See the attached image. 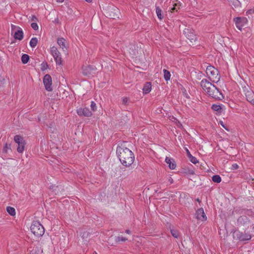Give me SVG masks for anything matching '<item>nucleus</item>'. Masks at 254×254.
I'll list each match as a JSON object with an SVG mask.
<instances>
[{
	"mask_svg": "<svg viewBox=\"0 0 254 254\" xmlns=\"http://www.w3.org/2000/svg\"><path fill=\"white\" fill-rule=\"evenodd\" d=\"M116 152L124 166L129 167L133 163L134 160L133 153L128 148L122 146H118Z\"/></svg>",
	"mask_w": 254,
	"mask_h": 254,
	"instance_id": "nucleus-1",
	"label": "nucleus"
},
{
	"mask_svg": "<svg viewBox=\"0 0 254 254\" xmlns=\"http://www.w3.org/2000/svg\"><path fill=\"white\" fill-rule=\"evenodd\" d=\"M202 88L209 96L213 98L222 100L224 97L218 89L206 79H202L200 82Z\"/></svg>",
	"mask_w": 254,
	"mask_h": 254,
	"instance_id": "nucleus-2",
	"label": "nucleus"
},
{
	"mask_svg": "<svg viewBox=\"0 0 254 254\" xmlns=\"http://www.w3.org/2000/svg\"><path fill=\"white\" fill-rule=\"evenodd\" d=\"M206 73L209 79L213 82H218L220 75L217 69L212 65H208L206 69Z\"/></svg>",
	"mask_w": 254,
	"mask_h": 254,
	"instance_id": "nucleus-3",
	"label": "nucleus"
},
{
	"mask_svg": "<svg viewBox=\"0 0 254 254\" xmlns=\"http://www.w3.org/2000/svg\"><path fill=\"white\" fill-rule=\"evenodd\" d=\"M30 229L32 233L38 237L42 236L44 233L43 226L37 221H35L32 223Z\"/></svg>",
	"mask_w": 254,
	"mask_h": 254,
	"instance_id": "nucleus-4",
	"label": "nucleus"
},
{
	"mask_svg": "<svg viewBox=\"0 0 254 254\" xmlns=\"http://www.w3.org/2000/svg\"><path fill=\"white\" fill-rule=\"evenodd\" d=\"M243 91L247 101L254 105V92L253 91L249 86H245L243 87Z\"/></svg>",
	"mask_w": 254,
	"mask_h": 254,
	"instance_id": "nucleus-5",
	"label": "nucleus"
},
{
	"mask_svg": "<svg viewBox=\"0 0 254 254\" xmlns=\"http://www.w3.org/2000/svg\"><path fill=\"white\" fill-rule=\"evenodd\" d=\"M234 237L240 241H247L251 239V235L247 233H243L239 231H235L233 233Z\"/></svg>",
	"mask_w": 254,
	"mask_h": 254,
	"instance_id": "nucleus-6",
	"label": "nucleus"
},
{
	"mask_svg": "<svg viewBox=\"0 0 254 254\" xmlns=\"http://www.w3.org/2000/svg\"><path fill=\"white\" fill-rule=\"evenodd\" d=\"M120 12L117 7H110L108 9L107 15L110 18L116 19L119 17Z\"/></svg>",
	"mask_w": 254,
	"mask_h": 254,
	"instance_id": "nucleus-7",
	"label": "nucleus"
},
{
	"mask_svg": "<svg viewBox=\"0 0 254 254\" xmlns=\"http://www.w3.org/2000/svg\"><path fill=\"white\" fill-rule=\"evenodd\" d=\"M43 83L45 88L47 91H51L52 90V78L50 75L46 74L44 76L43 78Z\"/></svg>",
	"mask_w": 254,
	"mask_h": 254,
	"instance_id": "nucleus-8",
	"label": "nucleus"
},
{
	"mask_svg": "<svg viewBox=\"0 0 254 254\" xmlns=\"http://www.w3.org/2000/svg\"><path fill=\"white\" fill-rule=\"evenodd\" d=\"M82 73L84 75L89 76L95 73L96 68L91 65H86L82 67Z\"/></svg>",
	"mask_w": 254,
	"mask_h": 254,
	"instance_id": "nucleus-9",
	"label": "nucleus"
},
{
	"mask_svg": "<svg viewBox=\"0 0 254 254\" xmlns=\"http://www.w3.org/2000/svg\"><path fill=\"white\" fill-rule=\"evenodd\" d=\"M186 37L190 41L191 43L195 42L196 40V35L194 34L193 30L186 28L184 31Z\"/></svg>",
	"mask_w": 254,
	"mask_h": 254,
	"instance_id": "nucleus-10",
	"label": "nucleus"
},
{
	"mask_svg": "<svg viewBox=\"0 0 254 254\" xmlns=\"http://www.w3.org/2000/svg\"><path fill=\"white\" fill-rule=\"evenodd\" d=\"M77 113L80 116H83L85 117H90L92 116V113L87 108H80L77 109Z\"/></svg>",
	"mask_w": 254,
	"mask_h": 254,
	"instance_id": "nucleus-11",
	"label": "nucleus"
},
{
	"mask_svg": "<svg viewBox=\"0 0 254 254\" xmlns=\"http://www.w3.org/2000/svg\"><path fill=\"white\" fill-rule=\"evenodd\" d=\"M234 20L237 28L240 30H242L245 23L247 22V19L245 18L237 17Z\"/></svg>",
	"mask_w": 254,
	"mask_h": 254,
	"instance_id": "nucleus-12",
	"label": "nucleus"
},
{
	"mask_svg": "<svg viewBox=\"0 0 254 254\" xmlns=\"http://www.w3.org/2000/svg\"><path fill=\"white\" fill-rule=\"evenodd\" d=\"M238 225L240 227H247L249 224V220L247 216H241L237 220Z\"/></svg>",
	"mask_w": 254,
	"mask_h": 254,
	"instance_id": "nucleus-13",
	"label": "nucleus"
},
{
	"mask_svg": "<svg viewBox=\"0 0 254 254\" xmlns=\"http://www.w3.org/2000/svg\"><path fill=\"white\" fill-rule=\"evenodd\" d=\"M196 217L198 220L202 222H204L207 220V217L202 208H200L196 211Z\"/></svg>",
	"mask_w": 254,
	"mask_h": 254,
	"instance_id": "nucleus-14",
	"label": "nucleus"
},
{
	"mask_svg": "<svg viewBox=\"0 0 254 254\" xmlns=\"http://www.w3.org/2000/svg\"><path fill=\"white\" fill-rule=\"evenodd\" d=\"M127 52L129 53L131 58L136 56L137 53L136 46L133 45H130L129 47H127Z\"/></svg>",
	"mask_w": 254,
	"mask_h": 254,
	"instance_id": "nucleus-15",
	"label": "nucleus"
},
{
	"mask_svg": "<svg viewBox=\"0 0 254 254\" xmlns=\"http://www.w3.org/2000/svg\"><path fill=\"white\" fill-rule=\"evenodd\" d=\"M14 37L15 39L21 40L23 38V33L22 30L19 28L14 34Z\"/></svg>",
	"mask_w": 254,
	"mask_h": 254,
	"instance_id": "nucleus-16",
	"label": "nucleus"
},
{
	"mask_svg": "<svg viewBox=\"0 0 254 254\" xmlns=\"http://www.w3.org/2000/svg\"><path fill=\"white\" fill-rule=\"evenodd\" d=\"M165 162L169 165V167L171 169H174L175 168L176 164L172 159L167 157L165 159Z\"/></svg>",
	"mask_w": 254,
	"mask_h": 254,
	"instance_id": "nucleus-17",
	"label": "nucleus"
},
{
	"mask_svg": "<svg viewBox=\"0 0 254 254\" xmlns=\"http://www.w3.org/2000/svg\"><path fill=\"white\" fill-rule=\"evenodd\" d=\"M229 4L233 8H237L241 6V3L238 0H228Z\"/></svg>",
	"mask_w": 254,
	"mask_h": 254,
	"instance_id": "nucleus-18",
	"label": "nucleus"
},
{
	"mask_svg": "<svg viewBox=\"0 0 254 254\" xmlns=\"http://www.w3.org/2000/svg\"><path fill=\"white\" fill-rule=\"evenodd\" d=\"M151 84L150 82H147L143 88V92L144 94H147L151 91Z\"/></svg>",
	"mask_w": 254,
	"mask_h": 254,
	"instance_id": "nucleus-19",
	"label": "nucleus"
},
{
	"mask_svg": "<svg viewBox=\"0 0 254 254\" xmlns=\"http://www.w3.org/2000/svg\"><path fill=\"white\" fill-rule=\"evenodd\" d=\"M65 40L63 38H59L57 40V43L58 45L60 46L61 48L63 50L65 48L66 49V46L65 44Z\"/></svg>",
	"mask_w": 254,
	"mask_h": 254,
	"instance_id": "nucleus-20",
	"label": "nucleus"
},
{
	"mask_svg": "<svg viewBox=\"0 0 254 254\" xmlns=\"http://www.w3.org/2000/svg\"><path fill=\"white\" fill-rule=\"evenodd\" d=\"M51 52L54 58L56 57H57V56L61 55V54L58 50V49L55 47H53L51 48Z\"/></svg>",
	"mask_w": 254,
	"mask_h": 254,
	"instance_id": "nucleus-21",
	"label": "nucleus"
},
{
	"mask_svg": "<svg viewBox=\"0 0 254 254\" xmlns=\"http://www.w3.org/2000/svg\"><path fill=\"white\" fill-rule=\"evenodd\" d=\"M38 39L36 37H34V38H32L30 41V46L32 47V48H35L37 43H38Z\"/></svg>",
	"mask_w": 254,
	"mask_h": 254,
	"instance_id": "nucleus-22",
	"label": "nucleus"
},
{
	"mask_svg": "<svg viewBox=\"0 0 254 254\" xmlns=\"http://www.w3.org/2000/svg\"><path fill=\"white\" fill-rule=\"evenodd\" d=\"M164 72V77L166 81H168L170 79L171 74L170 72L167 69H164L163 70Z\"/></svg>",
	"mask_w": 254,
	"mask_h": 254,
	"instance_id": "nucleus-23",
	"label": "nucleus"
},
{
	"mask_svg": "<svg viewBox=\"0 0 254 254\" xmlns=\"http://www.w3.org/2000/svg\"><path fill=\"white\" fill-rule=\"evenodd\" d=\"M90 233L87 231H84L81 236L82 240L85 242H87L88 241V238L89 237Z\"/></svg>",
	"mask_w": 254,
	"mask_h": 254,
	"instance_id": "nucleus-24",
	"label": "nucleus"
},
{
	"mask_svg": "<svg viewBox=\"0 0 254 254\" xmlns=\"http://www.w3.org/2000/svg\"><path fill=\"white\" fill-rule=\"evenodd\" d=\"M14 140L17 144H19L21 143V142H24L23 137L18 135H15L14 136Z\"/></svg>",
	"mask_w": 254,
	"mask_h": 254,
	"instance_id": "nucleus-25",
	"label": "nucleus"
},
{
	"mask_svg": "<svg viewBox=\"0 0 254 254\" xmlns=\"http://www.w3.org/2000/svg\"><path fill=\"white\" fill-rule=\"evenodd\" d=\"M25 146V141L23 142H21V143L18 144V147L17 148V151L19 153H22L24 151Z\"/></svg>",
	"mask_w": 254,
	"mask_h": 254,
	"instance_id": "nucleus-26",
	"label": "nucleus"
},
{
	"mask_svg": "<svg viewBox=\"0 0 254 254\" xmlns=\"http://www.w3.org/2000/svg\"><path fill=\"white\" fill-rule=\"evenodd\" d=\"M6 211L11 216H14L15 215V209L12 207L7 206Z\"/></svg>",
	"mask_w": 254,
	"mask_h": 254,
	"instance_id": "nucleus-27",
	"label": "nucleus"
},
{
	"mask_svg": "<svg viewBox=\"0 0 254 254\" xmlns=\"http://www.w3.org/2000/svg\"><path fill=\"white\" fill-rule=\"evenodd\" d=\"M29 60V57L27 54H23L21 57V61L23 64H26L28 63Z\"/></svg>",
	"mask_w": 254,
	"mask_h": 254,
	"instance_id": "nucleus-28",
	"label": "nucleus"
},
{
	"mask_svg": "<svg viewBox=\"0 0 254 254\" xmlns=\"http://www.w3.org/2000/svg\"><path fill=\"white\" fill-rule=\"evenodd\" d=\"M156 12L158 18L162 19L163 18V16L162 14V10L159 7H157L156 8Z\"/></svg>",
	"mask_w": 254,
	"mask_h": 254,
	"instance_id": "nucleus-29",
	"label": "nucleus"
},
{
	"mask_svg": "<svg viewBox=\"0 0 254 254\" xmlns=\"http://www.w3.org/2000/svg\"><path fill=\"white\" fill-rule=\"evenodd\" d=\"M212 181L216 183H219L221 181V178L219 175H214L212 177Z\"/></svg>",
	"mask_w": 254,
	"mask_h": 254,
	"instance_id": "nucleus-30",
	"label": "nucleus"
},
{
	"mask_svg": "<svg viewBox=\"0 0 254 254\" xmlns=\"http://www.w3.org/2000/svg\"><path fill=\"white\" fill-rule=\"evenodd\" d=\"M127 240V238H125V237H120V236H118V237H117L116 238V239H115V241L117 243H118L120 241H122V242H125Z\"/></svg>",
	"mask_w": 254,
	"mask_h": 254,
	"instance_id": "nucleus-31",
	"label": "nucleus"
},
{
	"mask_svg": "<svg viewBox=\"0 0 254 254\" xmlns=\"http://www.w3.org/2000/svg\"><path fill=\"white\" fill-rule=\"evenodd\" d=\"M55 60L58 64H62V58L61 55L57 56V57H54Z\"/></svg>",
	"mask_w": 254,
	"mask_h": 254,
	"instance_id": "nucleus-32",
	"label": "nucleus"
},
{
	"mask_svg": "<svg viewBox=\"0 0 254 254\" xmlns=\"http://www.w3.org/2000/svg\"><path fill=\"white\" fill-rule=\"evenodd\" d=\"M55 60L58 64H62V58L61 55L57 56V57H54Z\"/></svg>",
	"mask_w": 254,
	"mask_h": 254,
	"instance_id": "nucleus-33",
	"label": "nucleus"
},
{
	"mask_svg": "<svg viewBox=\"0 0 254 254\" xmlns=\"http://www.w3.org/2000/svg\"><path fill=\"white\" fill-rule=\"evenodd\" d=\"M8 149H10V145L5 143L3 148V152L6 153Z\"/></svg>",
	"mask_w": 254,
	"mask_h": 254,
	"instance_id": "nucleus-34",
	"label": "nucleus"
},
{
	"mask_svg": "<svg viewBox=\"0 0 254 254\" xmlns=\"http://www.w3.org/2000/svg\"><path fill=\"white\" fill-rule=\"evenodd\" d=\"M91 110L95 112L97 110V106L96 103L94 101H92L90 105Z\"/></svg>",
	"mask_w": 254,
	"mask_h": 254,
	"instance_id": "nucleus-35",
	"label": "nucleus"
},
{
	"mask_svg": "<svg viewBox=\"0 0 254 254\" xmlns=\"http://www.w3.org/2000/svg\"><path fill=\"white\" fill-rule=\"evenodd\" d=\"M212 109L214 111H219L221 110V107L220 105H213L212 106Z\"/></svg>",
	"mask_w": 254,
	"mask_h": 254,
	"instance_id": "nucleus-36",
	"label": "nucleus"
},
{
	"mask_svg": "<svg viewBox=\"0 0 254 254\" xmlns=\"http://www.w3.org/2000/svg\"><path fill=\"white\" fill-rule=\"evenodd\" d=\"M171 234L172 236L175 238H178L179 236V233L177 230H171Z\"/></svg>",
	"mask_w": 254,
	"mask_h": 254,
	"instance_id": "nucleus-37",
	"label": "nucleus"
},
{
	"mask_svg": "<svg viewBox=\"0 0 254 254\" xmlns=\"http://www.w3.org/2000/svg\"><path fill=\"white\" fill-rule=\"evenodd\" d=\"M190 161L193 164H196L198 163L197 159L192 156H191V157H190Z\"/></svg>",
	"mask_w": 254,
	"mask_h": 254,
	"instance_id": "nucleus-38",
	"label": "nucleus"
},
{
	"mask_svg": "<svg viewBox=\"0 0 254 254\" xmlns=\"http://www.w3.org/2000/svg\"><path fill=\"white\" fill-rule=\"evenodd\" d=\"M31 26L32 28L35 30H37L38 29V26L37 24L35 22L32 23Z\"/></svg>",
	"mask_w": 254,
	"mask_h": 254,
	"instance_id": "nucleus-39",
	"label": "nucleus"
},
{
	"mask_svg": "<svg viewBox=\"0 0 254 254\" xmlns=\"http://www.w3.org/2000/svg\"><path fill=\"white\" fill-rule=\"evenodd\" d=\"M48 67V64L46 63H43L41 64V70H45Z\"/></svg>",
	"mask_w": 254,
	"mask_h": 254,
	"instance_id": "nucleus-40",
	"label": "nucleus"
},
{
	"mask_svg": "<svg viewBox=\"0 0 254 254\" xmlns=\"http://www.w3.org/2000/svg\"><path fill=\"white\" fill-rule=\"evenodd\" d=\"M239 168V166L238 165H237V164H234L232 165V169L233 170H236L238 168Z\"/></svg>",
	"mask_w": 254,
	"mask_h": 254,
	"instance_id": "nucleus-41",
	"label": "nucleus"
},
{
	"mask_svg": "<svg viewBox=\"0 0 254 254\" xmlns=\"http://www.w3.org/2000/svg\"><path fill=\"white\" fill-rule=\"evenodd\" d=\"M41 253V252L40 251V250H38L37 251H35L34 252H32L31 254H40Z\"/></svg>",
	"mask_w": 254,
	"mask_h": 254,
	"instance_id": "nucleus-42",
	"label": "nucleus"
},
{
	"mask_svg": "<svg viewBox=\"0 0 254 254\" xmlns=\"http://www.w3.org/2000/svg\"><path fill=\"white\" fill-rule=\"evenodd\" d=\"M177 8H179V5H178V4L177 3H175L174 5L173 8H172V10H174L175 9H177Z\"/></svg>",
	"mask_w": 254,
	"mask_h": 254,
	"instance_id": "nucleus-43",
	"label": "nucleus"
},
{
	"mask_svg": "<svg viewBox=\"0 0 254 254\" xmlns=\"http://www.w3.org/2000/svg\"><path fill=\"white\" fill-rule=\"evenodd\" d=\"M37 20L36 17L34 15H32L31 17V20L32 21H36Z\"/></svg>",
	"mask_w": 254,
	"mask_h": 254,
	"instance_id": "nucleus-44",
	"label": "nucleus"
},
{
	"mask_svg": "<svg viewBox=\"0 0 254 254\" xmlns=\"http://www.w3.org/2000/svg\"><path fill=\"white\" fill-rule=\"evenodd\" d=\"M122 101L123 104H126L128 101V99L127 98H124Z\"/></svg>",
	"mask_w": 254,
	"mask_h": 254,
	"instance_id": "nucleus-45",
	"label": "nucleus"
},
{
	"mask_svg": "<svg viewBox=\"0 0 254 254\" xmlns=\"http://www.w3.org/2000/svg\"><path fill=\"white\" fill-rule=\"evenodd\" d=\"M168 182H169L170 184H171L173 183V180L171 177H169L168 178Z\"/></svg>",
	"mask_w": 254,
	"mask_h": 254,
	"instance_id": "nucleus-46",
	"label": "nucleus"
},
{
	"mask_svg": "<svg viewBox=\"0 0 254 254\" xmlns=\"http://www.w3.org/2000/svg\"><path fill=\"white\" fill-rule=\"evenodd\" d=\"M247 13L250 14L254 13V8L249 10L248 11H247Z\"/></svg>",
	"mask_w": 254,
	"mask_h": 254,
	"instance_id": "nucleus-47",
	"label": "nucleus"
},
{
	"mask_svg": "<svg viewBox=\"0 0 254 254\" xmlns=\"http://www.w3.org/2000/svg\"><path fill=\"white\" fill-rule=\"evenodd\" d=\"M186 151H187V152L188 156L190 158L192 155L190 154V151H189V150L188 149H186Z\"/></svg>",
	"mask_w": 254,
	"mask_h": 254,
	"instance_id": "nucleus-48",
	"label": "nucleus"
},
{
	"mask_svg": "<svg viewBox=\"0 0 254 254\" xmlns=\"http://www.w3.org/2000/svg\"><path fill=\"white\" fill-rule=\"evenodd\" d=\"M16 28V26H15V25H11V29H12V31H14V30Z\"/></svg>",
	"mask_w": 254,
	"mask_h": 254,
	"instance_id": "nucleus-49",
	"label": "nucleus"
},
{
	"mask_svg": "<svg viewBox=\"0 0 254 254\" xmlns=\"http://www.w3.org/2000/svg\"><path fill=\"white\" fill-rule=\"evenodd\" d=\"M175 120H176V124H177V125L178 126H181V124H180V123L176 119H175Z\"/></svg>",
	"mask_w": 254,
	"mask_h": 254,
	"instance_id": "nucleus-50",
	"label": "nucleus"
},
{
	"mask_svg": "<svg viewBox=\"0 0 254 254\" xmlns=\"http://www.w3.org/2000/svg\"><path fill=\"white\" fill-rule=\"evenodd\" d=\"M126 233H127V234H130L131 233V232H130V230H127L126 231Z\"/></svg>",
	"mask_w": 254,
	"mask_h": 254,
	"instance_id": "nucleus-51",
	"label": "nucleus"
},
{
	"mask_svg": "<svg viewBox=\"0 0 254 254\" xmlns=\"http://www.w3.org/2000/svg\"><path fill=\"white\" fill-rule=\"evenodd\" d=\"M220 124L221 125V126L223 127H225V126L223 123V122L221 121V122H220Z\"/></svg>",
	"mask_w": 254,
	"mask_h": 254,
	"instance_id": "nucleus-52",
	"label": "nucleus"
},
{
	"mask_svg": "<svg viewBox=\"0 0 254 254\" xmlns=\"http://www.w3.org/2000/svg\"><path fill=\"white\" fill-rule=\"evenodd\" d=\"M64 0H57V2H62L64 1Z\"/></svg>",
	"mask_w": 254,
	"mask_h": 254,
	"instance_id": "nucleus-53",
	"label": "nucleus"
},
{
	"mask_svg": "<svg viewBox=\"0 0 254 254\" xmlns=\"http://www.w3.org/2000/svg\"><path fill=\"white\" fill-rule=\"evenodd\" d=\"M88 2H90L92 1V0H85Z\"/></svg>",
	"mask_w": 254,
	"mask_h": 254,
	"instance_id": "nucleus-54",
	"label": "nucleus"
},
{
	"mask_svg": "<svg viewBox=\"0 0 254 254\" xmlns=\"http://www.w3.org/2000/svg\"><path fill=\"white\" fill-rule=\"evenodd\" d=\"M196 200H197V201L199 202V199H198V198H197V199H196Z\"/></svg>",
	"mask_w": 254,
	"mask_h": 254,
	"instance_id": "nucleus-55",
	"label": "nucleus"
},
{
	"mask_svg": "<svg viewBox=\"0 0 254 254\" xmlns=\"http://www.w3.org/2000/svg\"><path fill=\"white\" fill-rule=\"evenodd\" d=\"M253 229L254 232V226L253 227Z\"/></svg>",
	"mask_w": 254,
	"mask_h": 254,
	"instance_id": "nucleus-56",
	"label": "nucleus"
}]
</instances>
